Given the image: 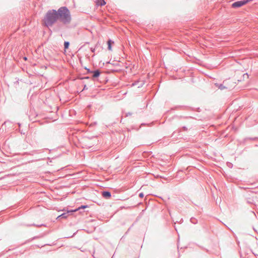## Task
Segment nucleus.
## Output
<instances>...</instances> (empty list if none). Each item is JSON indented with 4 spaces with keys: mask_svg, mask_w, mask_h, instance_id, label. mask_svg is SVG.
<instances>
[{
    "mask_svg": "<svg viewBox=\"0 0 258 258\" xmlns=\"http://www.w3.org/2000/svg\"><path fill=\"white\" fill-rule=\"evenodd\" d=\"M58 20L63 24H69L72 20L71 13L66 7H61L56 11Z\"/></svg>",
    "mask_w": 258,
    "mask_h": 258,
    "instance_id": "obj_1",
    "label": "nucleus"
},
{
    "mask_svg": "<svg viewBox=\"0 0 258 258\" xmlns=\"http://www.w3.org/2000/svg\"><path fill=\"white\" fill-rule=\"evenodd\" d=\"M58 20L56 10L52 9L48 10L44 16L43 20L44 25L47 28L51 27Z\"/></svg>",
    "mask_w": 258,
    "mask_h": 258,
    "instance_id": "obj_2",
    "label": "nucleus"
},
{
    "mask_svg": "<svg viewBox=\"0 0 258 258\" xmlns=\"http://www.w3.org/2000/svg\"><path fill=\"white\" fill-rule=\"evenodd\" d=\"M249 1H236L232 5V7L234 8H237L240 7L246 4H247Z\"/></svg>",
    "mask_w": 258,
    "mask_h": 258,
    "instance_id": "obj_3",
    "label": "nucleus"
},
{
    "mask_svg": "<svg viewBox=\"0 0 258 258\" xmlns=\"http://www.w3.org/2000/svg\"><path fill=\"white\" fill-rule=\"evenodd\" d=\"M102 195L103 198H104L106 199H110L111 196V192L110 191H107V190L102 191Z\"/></svg>",
    "mask_w": 258,
    "mask_h": 258,
    "instance_id": "obj_4",
    "label": "nucleus"
},
{
    "mask_svg": "<svg viewBox=\"0 0 258 258\" xmlns=\"http://www.w3.org/2000/svg\"><path fill=\"white\" fill-rule=\"evenodd\" d=\"M92 73H93V78H97L100 75V71L98 69H97L94 71H92Z\"/></svg>",
    "mask_w": 258,
    "mask_h": 258,
    "instance_id": "obj_5",
    "label": "nucleus"
},
{
    "mask_svg": "<svg viewBox=\"0 0 258 258\" xmlns=\"http://www.w3.org/2000/svg\"><path fill=\"white\" fill-rule=\"evenodd\" d=\"M68 213L69 212H68L67 213H62V214H61L60 215L58 216L57 217V219H59L60 218H64V219H66L68 217Z\"/></svg>",
    "mask_w": 258,
    "mask_h": 258,
    "instance_id": "obj_6",
    "label": "nucleus"
},
{
    "mask_svg": "<svg viewBox=\"0 0 258 258\" xmlns=\"http://www.w3.org/2000/svg\"><path fill=\"white\" fill-rule=\"evenodd\" d=\"M108 45V49L109 50H111V45L114 43V41L111 40V39H109L107 42Z\"/></svg>",
    "mask_w": 258,
    "mask_h": 258,
    "instance_id": "obj_7",
    "label": "nucleus"
},
{
    "mask_svg": "<svg viewBox=\"0 0 258 258\" xmlns=\"http://www.w3.org/2000/svg\"><path fill=\"white\" fill-rule=\"evenodd\" d=\"M97 6H103L106 5V1H95Z\"/></svg>",
    "mask_w": 258,
    "mask_h": 258,
    "instance_id": "obj_8",
    "label": "nucleus"
},
{
    "mask_svg": "<svg viewBox=\"0 0 258 258\" xmlns=\"http://www.w3.org/2000/svg\"><path fill=\"white\" fill-rule=\"evenodd\" d=\"M215 85H216V86L217 87H218V88H219V89H220V90H224V89L227 88V87H225V86H224L223 84H216Z\"/></svg>",
    "mask_w": 258,
    "mask_h": 258,
    "instance_id": "obj_9",
    "label": "nucleus"
},
{
    "mask_svg": "<svg viewBox=\"0 0 258 258\" xmlns=\"http://www.w3.org/2000/svg\"><path fill=\"white\" fill-rule=\"evenodd\" d=\"M86 208H88V206L87 205H82L81 207H79L78 209L74 210V211H77L80 209H84ZM70 212H73V211H71Z\"/></svg>",
    "mask_w": 258,
    "mask_h": 258,
    "instance_id": "obj_10",
    "label": "nucleus"
},
{
    "mask_svg": "<svg viewBox=\"0 0 258 258\" xmlns=\"http://www.w3.org/2000/svg\"><path fill=\"white\" fill-rule=\"evenodd\" d=\"M12 124V122L10 121H6L4 122V123L3 124V126L6 125L9 127H11V125Z\"/></svg>",
    "mask_w": 258,
    "mask_h": 258,
    "instance_id": "obj_11",
    "label": "nucleus"
},
{
    "mask_svg": "<svg viewBox=\"0 0 258 258\" xmlns=\"http://www.w3.org/2000/svg\"><path fill=\"white\" fill-rule=\"evenodd\" d=\"M190 221L191 222V223H192L194 224H197L198 223L197 219L195 218H194V217H192V218H190Z\"/></svg>",
    "mask_w": 258,
    "mask_h": 258,
    "instance_id": "obj_12",
    "label": "nucleus"
},
{
    "mask_svg": "<svg viewBox=\"0 0 258 258\" xmlns=\"http://www.w3.org/2000/svg\"><path fill=\"white\" fill-rule=\"evenodd\" d=\"M70 45V42L68 41H65L64 42V49H68Z\"/></svg>",
    "mask_w": 258,
    "mask_h": 258,
    "instance_id": "obj_13",
    "label": "nucleus"
},
{
    "mask_svg": "<svg viewBox=\"0 0 258 258\" xmlns=\"http://www.w3.org/2000/svg\"><path fill=\"white\" fill-rule=\"evenodd\" d=\"M38 153H39L38 151L34 150V151L31 152L30 153H29V154L31 155H33L34 154Z\"/></svg>",
    "mask_w": 258,
    "mask_h": 258,
    "instance_id": "obj_14",
    "label": "nucleus"
},
{
    "mask_svg": "<svg viewBox=\"0 0 258 258\" xmlns=\"http://www.w3.org/2000/svg\"><path fill=\"white\" fill-rule=\"evenodd\" d=\"M139 197L140 198H143L144 196V195L143 192H141L139 194Z\"/></svg>",
    "mask_w": 258,
    "mask_h": 258,
    "instance_id": "obj_15",
    "label": "nucleus"
},
{
    "mask_svg": "<svg viewBox=\"0 0 258 258\" xmlns=\"http://www.w3.org/2000/svg\"><path fill=\"white\" fill-rule=\"evenodd\" d=\"M90 50H91V51L92 52H95V48H92V47H91V48H90Z\"/></svg>",
    "mask_w": 258,
    "mask_h": 258,
    "instance_id": "obj_16",
    "label": "nucleus"
},
{
    "mask_svg": "<svg viewBox=\"0 0 258 258\" xmlns=\"http://www.w3.org/2000/svg\"><path fill=\"white\" fill-rule=\"evenodd\" d=\"M87 89H88V88H87V87L86 85H84V88H83V90H87Z\"/></svg>",
    "mask_w": 258,
    "mask_h": 258,
    "instance_id": "obj_17",
    "label": "nucleus"
},
{
    "mask_svg": "<svg viewBox=\"0 0 258 258\" xmlns=\"http://www.w3.org/2000/svg\"><path fill=\"white\" fill-rule=\"evenodd\" d=\"M86 70H87L88 73H92V71H91L89 69H87V68H85Z\"/></svg>",
    "mask_w": 258,
    "mask_h": 258,
    "instance_id": "obj_18",
    "label": "nucleus"
},
{
    "mask_svg": "<svg viewBox=\"0 0 258 258\" xmlns=\"http://www.w3.org/2000/svg\"><path fill=\"white\" fill-rule=\"evenodd\" d=\"M132 115V113L131 112H128L127 113H126V116H130V115Z\"/></svg>",
    "mask_w": 258,
    "mask_h": 258,
    "instance_id": "obj_19",
    "label": "nucleus"
},
{
    "mask_svg": "<svg viewBox=\"0 0 258 258\" xmlns=\"http://www.w3.org/2000/svg\"><path fill=\"white\" fill-rule=\"evenodd\" d=\"M182 128H183V130H184V131H186L187 130V128H186V126H183Z\"/></svg>",
    "mask_w": 258,
    "mask_h": 258,
    "instance_id": "obj_20",
    "label": "nucleus"
},
{
    "mask_svg": "<svg viewBox=\"0 0 258 258\" xmlns=\"http://www.w3.org/2000/svg\"><path fill=\"white\" fill-rule=\"evenodd\" d=\"M95 124H96V122H94V123H91V125H95Z\"/></svg>",
    "mask_w": 258,
    "mask_h": 258,
    "instance_id": "obj_21",
    "label": "nucleus"
},
{
    "mask_svg": "<svg viewBox=\"0 0 258 258\" xmlns=\"http://www.w3.org/2000/svg\"><path fill=\"white\" fill-rule=\"evenodd\" d=\"M89 78L88 77H85L83 78V79H88Z\"/></svg>",
    "mask_w": 258,
    "mask_h": 258,
    "instance_id": "obj_22",
    "label": "nucleus"
},
{
    "mask_svg": "<svg viewBox=\"0 0 258 258\" xmlns=\"http://www.w3.org/2000/svg\"><path fill=\"white\" fill-rule=\"evenodd\" d=\"M24 59L25 60H27V57H25L24 58Z\"/></svg>",
    "mask_w": 258,
    "mask_h": 258,
    "instance_id": "obj_23",
    "label": "nucleus"
},
{
    "mask_svg": "<svg viewBox=\"0 0 258 258\" xmlns=\"http://www.w3.org/2000/svg\"><path fill=\"white\" fill-rule=\"evenodd\" d=\"M35 238H37V237H34L32 238V239H35Z\"/></svg>",
    "mask_w": 258,
    "mask_h": 258,
    "instance_id": "obj_24",
    "label": "nucleus"
},
{
    "mask_svg": "<svg viewBox=\"0 0 258 258\" xmlns=\"http://www.w3.org/2000/svg\"><path fill=\"white\" fill-rule=\"evenodd\" d=\"M18 124L19 126H20L21 124L20 123H18Z\"/></svg>",
    "mask_w": 258,
    "mask_h": 258,
    "instance_id": "obj_25",
    "label": "nucleus"
},
{
    "mask_svg": "<svg viewBox=\"0 0 258 258\" xmlns=\"http://www.w3.org/2000/svg\"><path fill=\"white\" fill-rule=\"evenodd\" d=\"M41 225H37V227H40V226H41Z\"/></svg>",
    "mask_w": 258,
    "mask_h": 258,
    "instance_id": "obj_26",
    "label": "nucleus"
}]
</instances>
